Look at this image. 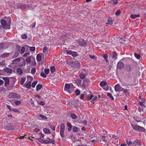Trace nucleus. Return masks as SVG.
Masks as SVG:
<instances>
[{
	"label": "nucleus",
	"mask_w": 146,
	"mask_h": 146,
	"mask_svg": "<svg viewBox=\"0 0 146 146\" xmlns=\"http://www.w3.org/2000/svg\"><path fill=\"white\" fill-rule=\"evenodd\" d=\"M131 125L134 130H136L138 132H145L146 130L144 127L139 125H135L133 124H131Z\"/></svg>",
	"instance_id": "obj_1"
},
{
	"label": "nucleus",
	"mask_w": 146,
	"mask_h": 146,
	"mask_svg": "<svg viewBox=\"0 0 146 146\" xmlns=\"http://www.w3.org/2000/svg\"><path fill=\"white\" fill-rule=\"evenodd\" d=\"M70 64L72 67L76 68H80V63L78 61L70 62Z\"/></svg>",
	"instance_id": "obj_2"
},
{
	"label": "nucleus",
	"mask_w": 146,
	"mask_h": 146,
	"mask_svg": "<svg viewBox=\"0 0 146 146\" xmlns=\"http://www.w3.org/2000/svg\"><path fill=\"white\" fill-rule=\"evenodd\" d=\"M65 129V125L63 123H61L60 125V134L61 137L63 138L64 137V133Z\"/></svg>",
	"instance_id": "obj_3"
},
{
	"label": "nucleus",
	"mask_w": 146,
	"mask_h": 146,
	"mask_svg": "<svg viewBox=\"0 0 146 146\" xmlns=\"http://www.w3.org/2000/svg\"><path fill=\"white\" fill-rule=\"evenodd\" d=\"M9 96L10 98H16L17 99H20L21 96L19 95L16 94L13 92L10 93L9 95Z\"/></svg>",
	"instance_id": "obj_4"
},
{
	"label": "nucleus",
	"mask_w": 146,
	"mask_h": 146,
	"mask_svg": "<svg viewBox=\"0 0 146 146\" xmlns=\"http://www.w3.org/2000/svg\"><path fill=\"white\" fill-rule=\"evenodd\" d=\"M77 42L79 45L82 46H85L86 45L87 43L85 40L82 38L78 40Z\"/></svg>",
	"instance_id": "obj_5"
},
{
	"label": "nucleus",
	"mask_w": 146,
	"mask_h": 146,
	"mask_svg": "<svg viewBox=\"0 0 146 146\" xmlns=\"http://www.w3.org/2000/svg\"><path fill=\"white\" fill-rule=\"evenodd\" d=\"M97 139L98 142H103L104 143L107 142V140L106 139V137L104 135H100V138L99 137L97 138Z\"/></svg>",
	"instance_id": "obj_6"
},
{
	"label": "nucleus",
	"mask_w": 146,
	"mask_h": 146,
	"mask_svg": "<svg viewBox=\"0 0 146 146\" xmlns=\"http://www.w3.org/2000/svg\"><path fill=\"white\" fill-rule=\"evenodd\" d=\"M71 88V86L69 84H65L64 90L65 91H66L67 92L69 93L72 92L73 90H69Z\"/></svg>",
	"instance_id": "obj_7"
},
{
	"label": "nucleus",
	"mask_w": 146,
	"mask_h": 146,
	"mask_svg": "<svg viewBox=\"0 0 146 146\" xmlns=\"http://www.w3.org/2000/svg\"><path fill=\"white\" fill-rule=\"evenodd\" d=\"M124 66V64L121 62H119L117 63V67L118 69H121L123 68Z\"/></svg>",
	"instance_id": "obj_8"
},
{
	"label": "nucleus",
	"mask_w": 146,
	"mask_h": 146,
	"mask_svg": "<svg viewBox=\"0 0 146 146\" xmlns=\"http://www.w3.org/2000/svg\"><path fill=\"white\" fill-rule=\"evenodd\" d=\"M133 144L135 146H140L141 145V141L138 139H136L133 141Z\"/></svg>",
	"instance_id": "obj_9"
},
{
	"label": "nucleus",
	"mask_w": 146,
	"mask_h": 146,
	"mask_svg": "<svg viewBox=\"0 0 146 146\" xmlns=\"http://www.w3.org/2000/svg\"><path fill=\"white\" fill-rule=\"evenodd\" d=\"M44 143L46 144L52 143V144L54 145L55 143V141L54 139H52L51 141H48L47 139L44 140Z\"/></svg>",
	"instance_id": "obj_10"
},
{
	"label": "nucleus",
	"mask_w": 146,
	"mask_h": 146,
	"mask_svg": "<svg viewBox=\"0 0 146 146\" xmlns=\"http://www.w3.org/2000/svg\"><path fill=\"white\" fill-rule=\"evenodd\" d=\"M5 82V87L7 86L9 84V78L8 77H4L3 78Z\"/></svg>",
	"instance_id": "obj_11"
},
{
	"label": "nucleus",
	"mask_w": 146,
	"mask_h": 146,
	"mask_svg": "<svg viewBox=\"0 0 146 146\" xmlns=\"http://www.w3.org/2000/svg\"><path fill=\"white\" fill-rule=\"evenodd\" d=\"M3 70L7 74H11L12 72V70L8 67L5 68Z\"/></svg>",
	"instance_id": "obj_12"
},
{
	"label": "nucleus",
	"mask_w": 146,
	"mask_h": 146,
	"mask_svg": "<svg viewBox=\"0 0 146 146\" xmlns=\"http://www.w3.org/2000/svg\"><path fill=\"white\" fill-rule=\"evenodd\" d=\"M117 54L115 51L113 52L111 54L112 58L115 60L117 59Z\"/></svg>",
	"instance_id": "obj_13"
},
{
	"label": "nucleus",
	"mask_w": 146,
	"mask_h": 146,
	"mask_svg": "<svg viewBox=\"0 0 146 146\" xmlns=\"http://www.w3.org/2000/svg\"><path fill=\"white\" fill-rule=\"evenodd\" d=\"M79 77L80 78L83 79L86 77L87 76V74L86 73H85L83 71H81L79 74Z\"/></svg>",
	"instance_id": "obj_14"
},
{
	"label": "nucleus",
	"mask_w": 146,
	"mask_h": 146,
	"mask_svg": "<svg viewBox=\"0 0 146 146\" xmlns=\"http://www.w3.org/2000/svg\"><path fill=\"white\" fill-rule=\"evenodd\" d=\"M114 89L116 92H120V90L121 89V87L119 84L116 85L114 87Z\"/></svg>",
	"instance_id": "obj_15"
},
{
	"label": "nucleus",
	"mask_w": 146,
	"mask_h": 146,
	"mask_svg": "<svg viewBox=\"0 0 146 146\" xmlns=\"http://www.w3.org/2000/svg\"><path fill=\"white\" fill-rule=\"evenodd\" d=\"M5 129L7 130H10L14 129V127L12 124H10L6 126Z\"/></svg>",
	"instance_id": "obj_16"
},
{
	"label": "nucleus",
	"mask_w": 146,
	"mask_h": 146,
	"mask_svg": "<svg viewBox=\"0 0 146 146\" xmlns=\"http://www.w3.org/2000/svg\"><path fill=\"white\" fill-rule=\"evenodd\" d=\"M132 68V66L129 65H126L125 66V70L128 72L131 71Z\"/></svg>",
	"instance_id": "obj_17"
},
{
	"label": "nucleus",
	"mask_w": 146,
	"mask_h": 146,
	"mask_svg": "<svg viewBox=\"0 0 146 146\" xmlns=\"http://www.w3.org/2000/svg\"><path fill=\"white\" fill-rule=\"evenodd\" d=\"M20 61L19 58H16L12 61V63L13 64H16L19 63Z\"/></svg>",
	"instance_id": "obj_18"
},
{
	"label": "nucleus",
	"mask_w": 146,
	"mask_h": 146,
	"mask_svg": "<svg viewBox=\"0 0 146 146\" xmlns=\"http://www.w3.org/2000/svg\"><path fill=\"white\" fill-rule=\"evenodd\" d=\"M82 81L79 78H78L75 80V82L77 85L79 86L80 84Z\"/></svg>",
	"instance_id": "obj_19"
},
{
	"label": "nucleus",
	"mask_w": 146,
	"mask_h": 146,
	"mask_svg": "<svg viewBox=\"0 0 146 146\" xmlns=\"http://www.w3.org/2000/svg\"><path fill=\"white\" fill-rule=\"evenodd\" d=\"M140 15L139 14L137 15L132 14L131 15L130 17L131 19H134L137 17H139Z\"/></svg>",
	"instance_id": "obj_20"
},
{
	"label": "nucleus",
	"mask_w": 146,
	"mask_h": 146,
	"mask_svg": "<svg viewBox=\"0 0 146 146\" xmlns=\"http://www.w3.org/2000/svg\"><path fill=\"white\" fill-rule=\"evenodd\" d=\"M138 102L140 106H141L143 108H145V102L144 100H143V101H138Z\"/></svg>",
	"instance_id": "obj_21"
},
{
	"label": "nucleus",
	"mask_w": 146,
	"mask_h": 146,
	"mask_svg": "<svg viewBox=\"0 0 146 146\" xmlns=\"http://www.w3.org/2000/svg\"><path fill=\"white\" fill-rule=\"evenodd\" d=\"M43 132L46 134H49L51 133L50 130L48 128H45L43 129Z\"/></svg>",
	"instance_id": "obj_22"
},
{
	"label": "nucleus",
	"mask_w": 146,
	"mask_h": 146,
	"mask_svg": "<svg viewBox=\"0 0 146 146\" xmlns=\"http://www.w3.org/2000/svg\"><path fill=\"white\" fill-rule=\"evenodd\" d=\"M67 125L68 127V130L69 131H70L72 127L71 124L69 122H68L67 123Z\"/></svg>",
	"instance_id": "obj_23"
},
{
	"label": "nucleus",
	"mask_w": 146,
	"mask_h": 146,
	"mask_svg": "<svg viewBox=\"0 0 146 146\" xmlns=\"http://www.w3.org/2000/svg\"><path fill=\"white\" fill-rule=\"evenodd\" d=\"M107 85V83L106 81H102L100 83V86L102 87L105 86Z\"/></svg>",
	"instance_id": "obj_24"
},
{
	"label": "nucleus",
	"mask_w": 146,
	"mask_h": 146,
	"mask_svg": "<svg viewBox=\"0 0 146 146\" xmlns=\"http://www.w3.org/2000/svg\"><path fill=\"white\" fill-rule=\"evenodd\" d=\"M25 77H23L21 78L20 81V84L22 85L23 84L25 80Z\"/></svg>",
	"instance_id": "obj_25"
},
{
	"label": "nucleus",
	"mask_w": 146,
	"mask_h": 146,
	"mask_svg": "<svg viewBox=\"0 0 146 146\" xmlns=\"http://www.w3.org/2000/svg\"><path fill=\"white\" fill-rule=\"evenodd\" d=\"M17 73L20 75H21L23 72L22 70L20 68H18L17 70Z\"/></svg>",
	"instance_id": "obj_26"
},
{
	"label": "nucleus",
	"mask_w": 146,
	"mask_h": 146,
	"mask_svg": "<svg viewBox=\"0 0 146 146\" xmlns=\"http://www.w3.org/2000/svg\"><path fill=\"white\" fill-rule=\"evenodd\" d=\"M31 82L30 81L27 84L26 83L25 84H26V85H25V87L27 88H30L31 87Z\"/></svg>",
	"instance_id": "obj_27"
},
{
	"label": "nucleus",
	"mask_w": 146,
	"mask_h": 146,
	"mask_svg": "<svg viewBox=\"0 0 146 146\" xmlns=\"http://www.w3.org/2000/svg\"><path fill=\"white\" fill-rule=\"evenodd\" d=\"M48 48L47 46L45 47H44L43 50V52L45 54H47V53L48 52Z\"/></svg>",
	"instance_id": "obj_28"
},
{
	"label": "nucleus",
	"mask_w": 146,
	"mask_h": 146,
	"mask_svg": "<svg viewBox=\"0 0 146 146\" xmlns=\"http://www.w3.org/2000/svg\"><path fill=\"white\" fill-rule=\"evenodd\" d=\"M0 22L1 24L4 26H5L7 24L6 21L4 19H1Z\"/></svg>",
	"instance_id": "obj_29"
},
{
	"label": "nucleus",
	"mask_w": 146,
	"mask_h": 146,
	"mask_svg": "<svg viewBox=\"0 0 146 146\" xmlns=\"http://www.w3.org/2000/svg\"><path fill=\"white\" fill-rule=\"evenodd\" d=\"M70 117L72 119H76L78 118L77 115L74 113H72L70 115Z\"/></svg>",
	"instance_id": "obj_30"
},
{
	"label": "nucleus",
	"mask_w": 146,
	"mask_h": 146,
	"mask_svg": "<svg viewBox=\"0 0 146 146\" xmlns=\"http://www.w3.org/2000/svg\"><path fill=\"white\" fill-rule=\"evenodd\" d=\"M42 84H38L36 87V90L37 91L40 90L42 88Z\"/></svg>",
	"instance_id": "obj_31"
},
{
	"label": "nucleus",
	"mask_w": 146,
	"mask_h": 146,
	"mask_svg": "<svg viewBox=\"0 0 146 146\" xmlns=\"http://www.w3.org/2000/svg\"><path fill=\"white\" fill-rule=\"evenodd\" d=\"M10 53H5L2 54L1 56L2 58H4L5 57H7L9 55Z\"/></svg>",
	"instance_id": "obj_32"
},
{
	"label": "nucleus",
	"mask_w": 146,
	"mask_h": 146,
	"mask_svg": "<svg viewBox=\"0 0 146 146\" xmlns=\"http://www.w3.org/2000/svg\"><path fill=\"white\" fill-rule=\"evenodd\" d=\"M36 60L37 61H40L41 60V56L40 55L38 54L36 56Z\"/></svg>",
	"instance_id": "obj_33"
},
{
	"label": "nucleus",
	"mask_w": 146,
	"mask_h": 146,
	"mask_svg": "<svg viewBox=\"0 0 146 146\" xmlns=\"http://www.w3.org/2000/svg\"><path fill=\"white\" fill-rule=\"evenodd\" d=\"M19 54V53L18 51L16 52L14 55L12 57L13 58H14L17 57Z\"/></svg>",
	"instance_id": "obj_34"
},
{
	"label": "nucleus",
	"mask_w": 146,
	"mask_h": 146,
	"mask_svg": "<svg viewBox=\"0 0 146 146\" xmlns=\"http://www.w3.org/2000/svg\"><path fill=\"white\" fill-rule=\"evenodd\" d=\"M78 130V127L76 126H74L73 128V131L74 132H77Z\"/></svg>",
	"instance_id": "obj_35"
},
{
	"label": "nucleus",
	"mask_w": 146,
	"mask_h": 146,
	"mask_svg": "<svg viewBox=\"0 0 146 146\" xmlns=\"http://www.w3.org/2000/svg\"><path fill=\"white\" fill-rule=\"evenodd\" d=\"M44 71L45 74H48L50 73V70L48 68H45L44 70Z\"/></svg>",
	"instance_id": "obj_36"
},
{
	"label": "nucleus",
	"mask_w": 146,
	"mask_h": 146,
	"mask_svg": "<svg viewBox=\"0 0 146 146\" xmlns=\"http://www.w3.org/2000/svg\"><path fill=\"white\" fill-rule=\"evenodd\" d=\"M55 68L54 66H52L50 68V70L51 72L53 73L55 70Z\"/></svg>",
	"instance_id": "obj_37"
},
{
	"label": "nucleus",
	"mask_w": 146,
	"mask_h": 146,
	"mask_svg": "<svg viewBox=\"0 0 146 146\" xmlns=\"http://www.w3.org/2000/svg\"><path fill=\"white\" fill-rule=\"evenodd\" d=\"M128 90L126 89H125L123 88L121 89L120 92H122L123 93H126L127 92Z\"/></svg>",
	"instance_id": "obj_38"
},
{
	"label": "nucleus",
	"mask_w": 146,
	"mask_h": 146,
	"mask_svg": "<svg viewBox=\"0 0 146 146\" xmlns=\"http://www.w3.org/2000/svg\"><path fill=\"white\" fill-rule=\"evenodd\" d=\"M25 48L24 47H22L21 48V54H23L25 52Z\"/></svg>",
	"instance_id": "obj_39"
},
{
	"label": "nucleus",
	"mask_w": 146,
	"mask_h": 146,
	"mask_svg": "<svg viewBox=\"0 0 146 146\" xmlns=\"http://www.w3.org/2000/svg\"><path fill=\"white\" fill-rule=\"evenodd\" d=\"M26 62L27 63H29L31 62V56H29L26 59Z\"/></svg>",
	"instance_id": "obj_40"
},
{
	"label": "nucleus",
	"mask_w": 146,
	"mask_h": 146,
	"mask_svg": "<svg viewBox=\"0 0 146 146\" xmlns=\"http://www.w3.org/2000/svg\"><path fill=\"white\" fill-rule=\"evenodd\" d=\"M14 103L17 106L21 104V100L17 101H15Z\"/></svg>",
	"instance_id": "obj_41"
},
{
	"label": "nucleus",
	"mask_w": 146,
	"mask_h": 146,
	"mask_svg": "<svg viewBox=\"0 0 146 146\" xmlns=\"http://www.w3.org/2000/svg\"><path fill=\"white\" fill-rule=\"evenodd\" d=\"M126 143L129 146L132 143V142L130 140H127L126 141Z\"/></svg>",
	"instance_id": "obj_42"
},
{
	"label": "nucleus",
	"mask_w": 146,
	"mask_h": 146,
	"mask_svg": "<svg viewBox=\"0 0 146 146\" xmlns=\"http://www.w3.org/2000/svg\"><path fill=\"white\" fill-rule=\"evenodd\" d=\"M22 38L23 39H26L27 38V34H24L21 35Z\"/></svg>",
	"instance_id": "obj_43"
},
{
	"label": "nucleus",
	"mask_w": 146,
	"mask_h": 146,
	"mask_svg": "<svg viewBox=\"0 0 146 146\" xmlns=\"http://www.w3.org/2000/svg\"><path fill=\"white\" fill-rule=\"evenodd\" d=\"M107 95L108 97H109L112 100H114L113 97L111 96V94L110 93H107Z\"/></svg>",
	"instance_id": "obj_44"
},
{
	"label": "nucleus",
	"mask_w": 146,
	"mask_h": 146,
	"mask_svg": "<svg viewBox=\"0 0 146 146\" xmlns=\"http://www.w3.org/2000/svg\"><path fill=\"white\" fill-rule=\"evenodd\" d=\"M121 13V11L120 10L118 9L115 12V14L117 16L119 15Z\"/></svg>",
	"instance_id": "obj_45"
},
{
	"label": "nucleus",
	"mask_w": 146,
	"mask_h": 146,
	"mask_svg": "<svg viewBox=\"0 0 146 146\" xmlns=\"http://www.w3.org/2000/svg\"><path fill=\"white\" fill-rule=\"evenodd\" d=\"M36 71V70L35 68H33L31 70V73L33 74H35V73Z\"/></svg>",
	"instance_id": "obj_46"
},
{
	"label": "nucleus",
	"mask_w": 146,
	"mask_h": 146,
	"mask_svg": "<svg viewBox=\"0 0 146 146\" xmlns=\"http://www.w3.org/2000/svg\"><path fill=\"white\" fill-rule=\"evenodd\" d=\"M39 116L43 120H46L47 119V118L46 116H44L41 114H40Z\"/></svg>",
	"instance_id": "obj_47"
},
{
	"label": "nucleus",
	"mask_w": 146,
	"mask_h": 146,
	"mask_svg": "<svg viewBox=\"0 0 146 146\" xmlns=\"http://www.w3.org/2000/svg\"><path fill=\"white\" fill-rule=\"evenodd\" d=\"M134 56L137 59H139L140 58L141 56L140 55L137 54L136 53H135Z\"/></svg>",
	"instance_id": "obj_48"
},
{
	"label": "nucleus",
	"mask_w": 146,
	"mask_h": 146,
	"mask_svg": "<svg viewBox=\"0 0 146 146\" xmlns=\"http://www.w3.org/2000/svg\"><path fill=\"white\" fill-rule=\"evenodd\" d=\"M37 83V82L36 81H34L32 84V86L33 88H34L35 87Z\"/></svg>",
	"instance_id": "obj_49"
},
{
	"label": "nucleus",
	"mask_w": 146,
	"mask_h": 146,
	"mask_svg": "<svg viewBox=\"0 0 146 146\" xmlns=\"http://www.w3.org/2000/svg\"><path fill=\"white\" fill-rule=\"evenodd\" d=\"M31 52L34 51L35 50V47H31L29 48Z\"/></svg>",
	"instance_id": "obj_50"
},
{
	"label": "nucleus",
	"mask_w": 146,
	"mask_h": 146,
	"mask_svg": "<svg viewBox=\"0 0 146 146\" xmlns=\"http://www.w3.org/2000/svg\"><path fill=\"white\" fill-rule=\"evenodd\" d=\"M71 55L73 57H75L78 55V53L76 52L73 51Z\"/></svg>",
	"instance_id": "obj_51"
},
{
	"label": "nucleus",
	"mask_w": 146,
	"mask_h": 146,
	"mask_svg": "<svg viewBox=\"0 0 146 146\" xmlns=\"http://www.w3.org/2000/svg\"><path fill=\"white\" fill-rule=\"evenodd\" d=\"M94 97V95L92 94L91 95H88V100H90L91 99Z\"/></svg>",
	"instance_id": "obj_52"
},
{
	"label": "nucleus",
	"mask_w": 146,
	"mask_h": 146,
	"mask_svg": "<svg viewBox=\"0 0 146 146\" xmlns=\"http://www.w3.org/2000/svg\"><path fill=\"white\" fill-rule=\"evenodd\" d=\"M76 94L77 95H79L80 94V90L78 89H77L75 92Z\"/></svg>",
	"instance_id": "obj_53"
},
{
	"label": "nucleus",
	"mask_w": 146,
	"mask_h": 146,
	"mask_svg": "<svg viewBox=\"0 0 146 146\" xmlns=\"http://www.w3.org/2000/svg\"><path fill=\"white\" fill-rule=\"evenodd\" d=\"M40 75L43 78H46V75L43 72H41L40 73Z\"/></svg>",
	"instance_id": "obj_54"
},
{
	"label": "nucleus",
	"mask_w": 146,
	"mask_h": 146,
	"mask_svg": "<svg viewBox=\"0 0 146 146\" xmlns=\"http://www.w3.org/2000/svg\"><path fill=\"white\" fill-rule=\"evenodd\" d=\"M35 98H36V101H37V102H38V100L40 98V96L39 95H37L35 96Z\"/></svg>",
	"instance_id": "obj_55"
},
{
	"label": "nucleus",
	"mask_w": 146,
	"mask_h": 146,
	"mask_svg": "<svg viewBox=\"0 0 146 146\" xmlns=\"http://www.w3.org/2000/svg\"><path fill=\"white\" fill-rule=\"evenodd\" d=\"M38 140L40 142L42 143H44V139H43L41 138H38Z\"/></svg>",
	"instance_id": "obj_56"
},
{
	"label": "nucleus",
	"mask_w": 146,
	"mask_h": 146,
	"mask_svg": "<svg viewBox=\"0 0 146 146\" xmlns=\"http://www.w3.org/2000/svg\"><path fill=\"white\" fill-rule=\"evenodd\" d=\"M84 80H83V82L82 85L81 86V87L83 88V89H84L86 88V86L85 85L84 83Z\"/></svg>",
	"instance_id": "obj_57"
},
{
	"label": "nucleus",
	"mask_w": 146,
	"mask_h": 146,
	"mask_svg": "<svg viewBox=\"0 0 146 146\" xmlns=\"http://www.w3.org/2000/svg\"><path fill=\"white\" fill-rule=\"evenodd\" d=\"M108 23L110 25H111L113 24V21L111 19H109L108 20Z\"/></svg>",
	"instance_id": "obj_58"
},
{
	"label": "nucleus",
	"mask_w": 146,
	"mask_h": 146,
	"mask_svg": "<svg viewBox=\"0 0 146 146\" xmlns=\"http://www.w3.org/2000/svg\"><path fill=\"white\" fill-rule=\"evenodd\" d=\"M21 48V46H20L17 45L16 46V48L17 50V51H18L19 52Z\"/></svg>",
	"instance_id": "obj_59"
},
{
	"label": "nucleus",
	"mask_w": 146,
	"mask_h": 146,
	"mask_svg": "<svg viewBox=\"0 0 146 146\" xmlns=\"http://www.w3.org/2000/svg\"><path fill=\"white\" fill-rule=\"evenodd\" d=\"M103 57L106 60H107V59H108V55L107 54H104V55H103Z\"/></svg>",
	"instance_id": "obj_60"
},
{
	"label": "nucleus",
	"mask_w": 146,
	"mask_h": 146,
	"mask_svg": "<svg viewBox=\"0 0 146 146\" xmlns=\"http://www.w3.org/2000/svg\"><path fill=\"white\" fill-rule=\"evenodd\" d=\"M81 123H83V124H84V125H86L87 124V120L86 119H85L84 121L81 122Z\"/></svg>",
	"instance_id": "obj_61"
},
{
	"label": "nucleus",
	"mask_w": 146,
	"mask_h": 146,
	"mask_svg": "<svg viewBox=\"0 0 146 146\" xmlns=\"http://www.w3.org/2000/svg\"><path fill=\"white\" fill-rule=\"evenodd\" d=\"M73 52V51L71 50H67L66 51V52L68 54L72 55Z\"/></svg>",
	"instance_id": "obj_62"
},
{
	"label": "nucleus",
	"mask_w": 146,
	"mask_h": 146,
	"mask_svg": "<svg viewBox=\"0 0 146 146\" xmlns=\"http://www.w3.org/2000/svg\"><path fill=\"white\" fill-rule=\"evenodd\" d=\"M112 2L113 4L114 5H115L118 3L117 0H113Z\"/></svg>",
	"instance_id": "obj_63"
},
{
	"label": "nucleus",
	"mask_w": 146,
	"mask_h": 146,
	"mask_svg": "<svg viewBox=\"0 0 146 146\" xmlns=\"http://www.w3.org/2000/svg\"><path fill=\"white\" fill-rule=\"evenodd\" d=\"M38 104L43 106L45 104V103L44 101H41L39 103H38Z\"/></svg>",
	"instance_id": "obj_64"
}]
</instances>
